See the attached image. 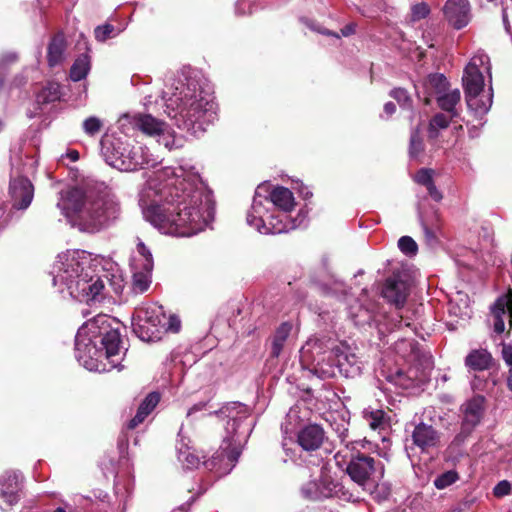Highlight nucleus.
<instances>
[{
	"label": "nucleus",
	"instance_id": "b1692460",
	"mask_svg": "<svg viewBox=\"0 0 512 512\" xmlns=\"http://www.w3.org/2000/svg\"><path fill=\"white\" fill-rule=\"evenodd\" d=\"M103 260L102 272L105 277L106 283L109 284L112 291L120 295L124 290V280L121 274H118L116 264L112 261V258H101Z\"/></svg>",
	"mask_w": 512,
	"mask_h": 512
},
{
	"label": "nucleus",
	"instance_id": "2eb2a0df",
	"mask_svg": "<svg viewBox=\"0 0 512 512\" xmlns=\"http://www.w3.org/2000/svg\"><path fill=\"white\" fill-rule=\"evenodd\" d=\"M443 13L450 25L455 29H461L470 21V4L468 0H447Z\"/></svg>",
	"mask_w": 512,
	"mask_h": 512
},
{
	"label": "nucleus",
	"instance_id": "6e6d98bb",
	"mask_svg": "<svg viewBox=\"0 0 512 512\" xmlns=\"http://www.w3.org/2000/svg\"><path fill=\"white\" fill-rule=\"evenodd\" d=\"M136 251L140 256H152L150 248L139 238H137Z\"/></svg>",
	"mask_w": 512,
	"mask_h": 512
},
{
	"label": "nucleus",
	"instance_id": "774afa93",
	"mask_svg": "<svg viewBox=\"0 0 512 512\" xmlns=\"http://www.w3.org/2000/svg\"><path fill=\"white\" fill-rule=\"evenodd\" d=\"M321 33H323V34H328V35H333V36H335L336 38H339V35H337V34H335V33H331V32H329V31H321Z\"/></svg>",
	"mask_w": 512,
	"mask_h": 512
},
{
	"label": "nucleus",
	"instance_id": "a19ab883",
	"mask_svg": "<svg viewBox=\"0 0 512 512\" xmlns=\"http://www.w3.org/2000/svg\"><path fill=\"white\" fill-rule=\"evenodd\" d=\"M458 479V473L454 470H449L436 477V479L434 480V486L440 490L445 489L450 485L454 484Z\"/></svg>",
	"mask_w": 512,
	"mask_h": 512
},
{
	"label": "nucleus",
	"instance_id": "4468645a",
	"mask_svg": "<svg viewBox=\"0 0 512 512\" xmlns=\"http://www.w3.org/2000/svg\"><path fill=\"white\" fill-rule=\"evenodd\" d=\"M484 397L476 396L462 405L463 419L460 435L467 437L481 422L484 415Z\"/></svg>",
	"mask_w": 512,
	"mask_h": 512
},
{
	"label": "nucleus",
	"instance_id": "412c9836",
	"mask_svg": "<svg viewBox=\"0 0 512 512\" xmlns=\"http://www.w3.org/2000/svg\"><path fill=\"white\" fill-rule=\"evenodd\" d=\"M465 366L473 371H486L497 368V361L492 354L483 348L472 349L465 357Z\"/></svg>",
	"mask_w": 512,
	"mask_h": 512
},
{
	"label": "nucleus",
	"instance_id": "7ed1b4c3",
	"mask_svg": "<svg viewBox=\"0 0 512 512\" xmlns=\"http://www.w3.org/2000/svg\"><path fill=\"white\" fill-rule=\"evenodd\" d=\"M57 207L68 218H76L79 229L88 233L98 232L120 215V204L113 191L104 184L83 192L72 188L61 198Z\"/></svg>",
	"mask_w": 512,
	"mask_h": 512
},
{
	"label": "nucleus",
	"instance_id": "338daca9",
	"mask_svg": "<svg viewBox=\"0 0 512 512\" xmlns=\"http://www.w3.org/2000/svg\"><path fill=\"white\" fill-rule=\"evenodd\" d=\"M302 194H303V197H304L305 199H307V198H309V197H311V196H312V193H311L309 190H307V189H306V191H305V192H302Z\"/></svg>",
	"mask_w": 512,
	"mask_h": 512
},
{
	"label": "nucleus",
	"instance_id": "2f4dec72",
	"mask_svg": "<svg viewBox=\"0 0 512 512\" xmlns=\"http://www.w3.org/2000/svg\"><path fill=\"white\" fill-rule=\"evenodd\" d=\"M179 455L178 459L189 469L198 467L201 462V458L194 452L190 451L191 447L184 444L182 441L177 447Z\"/></svg>",
	"mask_w": 512,
	"mask_h": 512
},
{
	"label": "nucleus",
	"instance_id": "3c124183",
	"mask_svg": "<svg viewBox=\"0 0 512 512\" xmlns=\"http://www.w3.org/2000/svg\"><path fill=\"white\" fill-rule=\"evenodd\" d=\"M236 13L245 15L252 13V4L250 0H238L236 3Z\"/></svg>",
	"mask_w": 512,
	"mask_h": 512
},
{
	"label": "nucleus",
	"instance_id": "393cba45",
	"mask_svg": "<svg viewBox=\"0 0 512 512\" xmlns=\"http://www.w3.org/2000/svg\"><path fill=\"white\" fill-rule=\"evenodd\" d=\"M66 41L63 34L55 35L49 43L47 59L50 67L61 64L65 59Z\"/></svg>",
	"mask_w": 512,
	"mask_h": 512
},
{
	"label": "nucleus",
	"instance_id": "a18cd8bd",
	"mask_svg": "<svg viewBox=\"0 0 512 512\" xmlns=\"http://www.w3.org/2000/svg\"><path fill=\"white\" fill-rule=\"evenodd\" d=\"M423 151V142L418 129L411 133L409 153L411 157H418Z\"/></svg>",
	"mask_w": 512,
	"mask_h": 512
},
{
	"label": "nucleus",
	"instance_id": "f3484780",
	"mask_svg": "<svg viewBox=\"0 0 512 512\" xmlns=\"http://www.w3.org/2000/svg\"><path fill=\"white\" fill-rule=\"evenodd\" d=\"M325 438V431L318 424H308L297 433V443L307 452L318 450L322 446Z\"/></svg>",
	"mask_w": 512,
	"mask_h": 512
},
{
	"label": "nucleus",
	"instance_id": "9d476101",
	"mask_svg": "<svg viewBox=\"0 0 512 512\" xmlns=\"http://www.w3.org/2000/svg\"><path fill=\"white\" fill-rule=\"evenodd\" d=\"M329 360L333 362L338 372L346 378H353L360 374L358 356L346 342H340L332 347Z\"/></svg>",
	"mask_w": 512,
	"mask_h": 512
},
{
	"label": "nucleus",
	"instance_id": "9b49d317",
	"mask_svg": "<svg viewBox=\"0 0 512 512\" xmlns=\"http://www.w3.org/2000/svg\"><path fill=\"white\" fill-rule=\"evenodd\" d=\"M12 163V173L9 185V196L12 208L16 210H26L34 197V186L31 181L23 176H16ZM18 173V171H16Z\"/></svg>",
	"mask_w": 512,
	"mask_h": 512
},
{
	"label": "nucleus",
	"instance_id": "a878e982",
	"mask_svg": "<svg viewBox=\"0 0 512 512\" xmlns=\"http://www.w3.org/2000/svg\"><path fill=\"white\" fill-rule=\"evenodd\" d=\"M461 94L459 89L448 90L441 95L436 97L437 105L451 117H457L458 112L456 110L457 104L460 102Z\"/></svg>",
	"mask_w": 512,
	"mask_h": 512
},
{
	"label": "nucleus",
	"instance_id": "4c0bfd02",
	"mask_svg": "<svg viewBox=\"0 0 512 512\" xmlns=\"http://www.w3.org/2000/svg\"><path fill=\"white\" fill-rule=\"evenodd\" d=\"M122 30L116 29L112 24L106 23L97 26L94 30L96 40L104 42L109 38L117 36Z\"/></svg>",
	"mask_w": 512,
	"mask_h": 512
},
{
	"label": "nucleus",
	"instance_id": "6ab92c4d",
	"mask_svg": "<svg viewBox=\"0 0 512 512\" xmlns=\"http://www.w3.org/2000/svg\"><path fill=\"white\" fill-rule=\"evenodd\" d=\"M119 165V163H117ZM154 164L147 147L129 146L126 161L120 162V171H135Z\"/></svg>",
	"mask_w": 512,
	"mask_h": 512
},
{
	"label": "nucleus",
	"instance_id": "864d4df0",
	"mask_svg": "<svg viewBox=\"0 0 512 512\" xmlns=\"http://www.w3.org/2000/svg\"><path fill=\"white\" fill-rule=\"evenodd\" d=\"M425 188L427 189V192L429 194V196L435 201V202H440L442 199H443V195L442 193L438 190V188L436 187L434 181L430 184H428L427 186H425Z\"/></svg>",
	"mask_w": 512,
	"mask_h": 512
},
{
	"label": "nucleus",
	"instance_id": "ddd939ff",
	"mask_svg": "<svg viewBox=\"0 0 512 512\" xmlns=\"http://www.w3.org/2000/svg\"><path fill=\"white\" fill-rule=\"evenodd\" d=\"M101 153L106 163L120 170V162L126 161L130 144L113 135H106L101 139Z\"/></svg>",
	"mask_w": 512,
	"mask_h": 512
},
{
	"label": "nucleus",
	"instance_id": "e2e57ef3",
	"mask_svg": "<svg viewBox=\"0 0 512 512\" xmlns=\"http://www.w3.org/2000/svg\"><path fill=\"white\" fill-rule=\"evenodd\" d=\"M507 387L512 392V367L509 368V374L507 378Z\"/></svg>",
	"mask_w": 512,
	"mask_h": 512
},
{
	"label": "nucleus",
	"instance_id": "79ce46f5",
	"mask_svg": "<svg viewBox=\"0 0 512 512\" xmlns=\"http://www.w3.org/2000/svg\"><path fill=\"white\" fill-rule=\"evenodd\" d=\"M421 226L425 235V239L429 245L436 243L437 232L440 229L438 219L435 216V222L428 224L424 219H421Z\"/></svg>",
	"mask_w": 512,
	"mask_h": 512
},
{
	"label": "nucleus",
	"instance_id": "1a4fd4ad",
	"mask_svg": "<svg viewBox=\"0 0 512 512\" xmlns=\"http://www.w3.org/2000/svg\"><path fill=\"white\" fill-rule=\"evenodd\" d=\"M378 467H380L381 476H383V464L376 461L374 457L358 451L351 455L345 471L354 483L365 489Z\"/></svg>",
	"mask_w": 512,
	"mask_h": 512
},
{
	"label": "nucleus",
	"instance_id": "f8f14e48",
	"mask_svg": "<svg viewBox=\"0 0 512 512\" xmlns=\"http://www.w3.org/2000/svg\"><path fill=\"white\" fill-rule=\"evenodd\" d=\"M130 266L132 269V291L135 294L146 292L151 284L153 258H132Z\"/></svg>",
	"mask_w": 512,
	"mask_h": 512
},
{
	"label": "nucleus",
	"instance_id": "4d7b16f0",
	"mask_svg": "<svg viewBox=\"0 0 512 512\" xmlns=\"http://www.w3.org/2000/svg\"><path fill=\"white\" fill-rule=\"evenodd\" d=\"M208 402L201 401L196 404H194L187 412V416H191L192 414L202 411L206 408Z\"/></svg>",
	"mask_w": 512,
	"mask_h": 512
},
{
	"label": "nucleus",
	"instance_id": "c85d7f7f",
	"mask_svg": "<svg viewBox=\"0 0 512 512\" xmlns=\"http://www.w3.org/2000/svg\"><path fill=\"white\" fill-rule=\"evenodd\" d=\"M61 86L57 82H48L37 94V102L41 104L55 102L61 98Z\"/></svg>",
	"mask_w": 512,
	"mask_h": 512
},
{
	"label": "nucleus",
	"instance_id": "6e6552de",
	"mask_svg": "<svg viewBox=\"0 0 512 512\" xmlns=\"http://www.w3.org/2000/svg\"><path fill=\"white\" fill-rule=\"evenodd\" d=\"M413 277L409 269L402 268L393 271L381 285V296L396 308L406 303L410 293Z\"/></svg>",
	"mask_w": 512,
	"mask_h": 512
},
{
	"label": "nucleus",
	"instance_id": "49530a36",
	"mask_svg": "<svg viewBox=\"0 0 512 512\" xmlns=\"http://www.w3.org/2000/svg\"><path fill=\"white\" fill-rule=\"evenodd\" d=\"M390 96L393 97L401 107L403 108H410L411 107V98L408 94V92L405 89L402 88H396L393 89L390 92Z\"/></svg>",
	"mask_w": 512,
	"mask_h": 512
},
{
	"label": "nucleus",
	"instance_id": "4be33fe9",
	"mask_svg": "<svg viewBox=\"0 0 512 512\" xmlns=\"http://www.w3.org/2000/svg\"><path fill=\"white\" fill-rule=\"evenodd\" d=\"M161 396L158 392H150L140 403L136 415L126 424L128 430H134L159 404Z\"/></svg>",
	"mask_w": 512,
	"mask_h": 512
},
{
	"label": "nucleus",
	"instance_id": "dca6fc26",
	"mask_svg": "<svg viewBox=\"0 0 512 512\" xmlns=\"http://www.w3.org/2000/svg\"><path fill=\"white\" fill-rule=\"evenodd\" d=\"M22 490V477L16 471H5L0 477V495L9 505H13L20 499Z\"/></svg>",
	"mask_w": 512,
	"mask_h": 512
},
{
	"label": "nucleus",
	"instance_id": "473e14b6",
	"mask_svg": "<svg viewBox=\"0 0 512 512\" xmlns=\"http://www.w3.org/2000/svg\"><path fill=\"white\" fill-rule=\"evenodd\" d=\"M453 118L454 117H451V114L445 115L443 113H437L434 115L429 123V137L436 138L438 136V131L446 129Z\"/></svg>",
	"mask_w": 512,
	"mask_h": 512
},
{
	"label": "nucleus",
	"instance_id": "c756f323",
	"mask_svg": "<svg viewBox=\"0 0 512 512\" xmlns=\"http://www.w3.org/2000/svg\"><path fill=\"white\" fill-rule=\"evenodd\" d=\"M426 88L437 97L449 90V82L443 74H431L427 78Z\"/></svg>",
	"mask_w": 512,
	"mask_h": 512
},
{
	"label": "nucleus",
	"instance_id": "0eeeda50",
	"mask_svg": "<svg viewBox=\"0 0 512 512\" xmlns=\"http://www.w3.org/2000/svg\"><path fill=\"white\" fill-rule=\"evenodd\" d=\"M134 320L133 331L142 341H158L165 333L166 315L162 311V307L138 309Z\"/></svg>",
	"mask_w": 512,
	"mask_h": 512
},
{
	"label": "nucleus",
	"instance_id": "58836bf2",
	"mask_svg": "<svg viewBox=\"0 0 512 512\" xmlns=\"http://www.w3.org/2000/svg\"><path fill=\"white\" fill-rule=\"evenodd\" d=\"M103 125V121L100 118L90 116L83 121L82 128L86 135L94 137L102 130Z\"/></svg>",
	"mask_w": 512,
	"mask_h": 512
},
{
	"label": "nucleus",
	"instance_id": "72a5a7b5",
	"mask_svg": "<svg viewBox=\"0 0 512 512\" xmlns=\"http://www.w3.org/2000/svg\"><path fill=\"white\" fill-rule=\"evenodd\" d=\"M105 283L106 280L103 273L99 274L91 284H88L86 288H83V291H86L90 300H99L104 296Z\"/></svg>",
	"mask_w": 512,
	"mask_h": 512
},
{
	"label": "nucleus",
	"instance_id": "39448f33",
	"mask_svg": "<svg viewBox=\"0 0 512 512\" xmlns=\"http://www.w3.org/2000/svg\"><path fill=\"white\" fill-rule=\"evenodd\" d=\"M481 68L488 73L491 79L490 58L485 53H477L471 58L464 69L462 77L467 105L479 115L487 113L493 102V89L491 86L487 94L483 93L484 78Z\"/></svg>",
	"mask_w": 512,
	"mask_h": 512
},
{
	"label": "nucleus",
	"instance_id": "7c9ffc66",
	"mask_svg": "<svg viewBox=\"0 0 512 512\" xmlns=\"http://www.w3.org/2000/svg\"><path fill=\"white\" fill-rule=\"evenodd\" d=\"M90 70V59L88 55L83 54L78 57L70 69L71 80L77 82L84 79Z\"/></svg>",
	"mask_w": 512,
	"mask_h": 512
},
{
	"label": "nucleus",
	"instance_id": "680f3d73",
	"mask_svg": "<svg viewBox=\"0 0 512 512\" xmlns=\"http://www.w3.org/2000/svg\"><path fill=\"white\" fill-rule=\"evenodd\" d=\"M66 156L70 159V161L75 162L79 159V153L76 150L69 151Z\"/></svg>",
	"mask_w": 512,
	"mask_h": 512
},
{
	"label": "nucleus",
	"instance_id": "f03ea898",
	"mask_svg": "<svg viewBox=\"0 0 512 512\" xmlns=\"http://www.w3.org/2000/svg\"><path fill=\"white\" fill-rule=\"evenodd\" d=\"M163 100L167 116L190 136H199L216 119L213 96L194 78L174 80Z\"/></svg>",
	"mask_w": 512,
	"mask_h": 512
},
{
	"label": "nucleus",
	"instance_id": "8fccbe9b",
	"mask_svg": "<svg viewBox=\"0 0 512 512\" xmlns=\"http://www.w3.org/2000/svg\"><path fill=\"white\" fill-rule=\"evenodd\" d=\"M180 328H181V321L178 316H176V315H170L169 317L166 316L165 333L168 331L177 333L180 331Z\"/></svg>",
	"mask_w": 512,
	"mask_h": 512
},
{
	"label": "nucleus",
	"instance_id": "a211bd4d",
	"mask_svg": "<svg viewBox=\"0 0 512 512\" xmlns=\"http://www.w3.org/2000/svg\"><path fill=\"white\" fill-rule=\"evenodd\" d=\"M412 441L422 452L437 447L440 443V433L426 423H419L412 432Z\"/></svg>",
	"mask_w": 512,
	"mask_h": 512
},
{
	"label": "nucleus",
	"instance_id": "ea45409f",
	"mask_svg": "<svg viewBox=\"0 0 512 512\" xmlns=\"http://www.w3.org/2000/svg\"><path fill=\"white\" fill-rule=\"evenodd\" d=\"M318 484L320 485L323 498L332 497L338 486V483H336L330 475L323 473L320 476Z\"/></svg>",
	"mask_w": 512,
	"mask_h": 512
},
{
	"label": "nucleus",
	"instance_id": "aec40b11",
	"mask_svg": "<svg viewBox=\"0 0 512 512\" xmlns=\"http://www.w3.org/2000/svg\"><path fill=\"white\" fill-rule=\"evenodd\" d=\"M492 314L494 317V331L497 334L503 333L505 330L503 316L508 314L512 319V289H509L506 294L497 298L492 307Z\"/></svg>",
	"mask_w": 512,
	"mask_h": 512
},
{
	"label": "nucleus",
	"instance_id": "c03bdc74",
	"mask_svg": "<svg viewBox=\"0 0 512 512\" xmlns=\"http://www.w3.org/2000/svg\"><path fill=\"white\" fill-rule=\"evenodd\" d=\"M397 246L400 252L405 255H416L418 252V245L410 236H402L398 240Z\"/></svg>",
	"mask_w": 512,
	"mask_h": 512
},
{
	"label": "nucleus",
	"instance_id": "bb28decb",
	"mask_svg": "<svg viewBox=\"0 0 512 512\" xmlns=\"http://www.w3.org/2000/svg\"><path fill=\"white\" fill-rule=\"evenodd\" d=\"M291 332V325L287 322L282 323L273 336L270 355L278 358L283 350L284 344Z\"/></svg>",
	"mask_w": 512,
	"mask_h": 512
},
{
	"label": "nucleus",
	"instance_id": "37998d69",
	"mask_svg": "<svg viewBox=\"0 0 512 512\" xmlns=\"http://www.w3.org/2000/svg\"><path fill=\"white\" fill-rule=\"evenodd\" d=\"M301 493L305 499L316 501L323 498L320 491V485L317 481H309L301 488Z\"/></svg>",
	"mask_w": 512,
	"mask_h": 512
},
{
	"label": "nucleus",
	"instance_id": "5fc2aeb1",
	"mask_svg": "<svg viewBox=\"0 0 512 512\" xmlns=\"http://www.w3.org/2000/svg\"><path fill=\"white\" fill-rule=\"evenodd\" d=\"M501 355H502L504 362L509 366V368H511L512 367V345L503 343Z\"/></svg>",
	"mask_w": 512,
	"mask_h": 512
},
{
	"label": "nucleus",
	"instance_id": "de8ad7c7",
	"mask_svg": "<svg viewBox=\"0 0 512 512\" xmlns=\"http://www.w3.org/2000/svg\"><path fill=\"white\" fill-rule=\"evenodd\" d=\"M433 174L432 169L422 168L415 174L414 181L425 187L433 182Z\"/></svg>",
	"mask_w": 512,
	"mask_h": 512
},
{
	"label": "nucleus",
	"instance_id": "423d86ee",
	"mask_svg": "<svg viewBox=\"0 0 512 512\" xmlns=\"http://www.w3.org/2000/svg\"><path fill=\"white\" fill-rule=\"evenodd\" d=\"M82 329L87 330L90 339L94 340L95 344L100 343L106 358L119 354L122 343L120 323L114 318L107 315H97L87 321Z\"/></svg>",
	"mask_w": 512,
	"mask_h": 512
},
{
	"label": "nucleus",
	"instance_id": "f704fd0d",
	"mask_svg": "<svg viewBox=\"0 0 512 512\" xmlns=\"http://www.w3.org/2000/svg\"><path fill=\"white\" fill-rule=\"evenodd\" d=\"M385 416L386 413L383 410L377 409L371 411H364L363 417L371 429L381 430L384 429L386 426Z\"/></svg>",
	"mask_w": 512,
	"mask_h": 512
},
{
	"label": "nucleus",
	"instance_id": "20e7f679",
	"mask_svg": "<svg viewBox=\"0 0 512 512\" xmlns=\"http://www.w3.org/2000/svg\"><path fill=\"white\" fill-rule=\"evenodd\" d=\"M295 204L293 193L288 188H272L269 183H261L255 190L247 213V224L265 235L287 233L302 226L306 218L302 213L296 218L288 216Z\"/></svg>",
	"mask_w": 512,
	"mask_h": 512
},
{
	"label": "nucleus",
	"instance_id": "603ef678",
	"mask_svg": "<svg viewBox=\"0 0 512 512\" xmlns=\"http://www.w3.org/2000/svg\"><path fill=\"white\" fill-rule=\"evenodd\" d=\"M16 60V55L14 53H9L3 57L0 61V88L3 84V76L5 74V66L8 62H14Z\"/></svg>",
	"mask_w": 512,
	"mask_h": 512
},
{
	"label": "nucleus",
	"instance_id": "5701e85b",
	"mask_svg": "<svg viewBox=\"0 0 512 512\" xmlns=\"http://www.w3.org/2000/svg\"><path fill=\"white\" fill-rule=\"evenodd\" d=\"M131 123L144 134L155 138L166 125L165 122L158 120L150 114H137L132 117Z\"/></svg>",
	"mask_w": 512,
	"mask_h": 512
},
{
	"label": "nucleus",
	"instance_id": "e433bc0d",
	"mask_svg": "<svg viewBox=\"0 0 512 512\" xmlns=\"http://www.w3.org/2000/svg\"><path fill=\"white\" fill-rule=\"evenodd\" d=\"M430 7L425 2L413 4L410 9L409 22L416 23L422 19H425L430 14Z\"/></svg>",
	"mask_w": 512,
	"mask_h": 512
},
{
	"label": "nucleus",
	"instance_id": "052dcab7",
	"mask_svg": "<svg viewBox=\"0 0 512 512\" xmlns=\"http://www.w3.org/2000/svg\"><path fill=\"white\" fill-rule=\"evenodd\" d=\"M9 222V215L4 216V211L0 208V230H2Z\"/></svg>",
	"mask_w": 512,
	"mask_h": 512
},
{
	"label": "nucleus",
	"instance_id": "cd10ccee",
	"mask_svg": "<svg viewBox=\"0 0 512 512\" xmlns=\"http://www.w3.org/2000/svg\"><path fill=\"white\" fill-rule=\"evenodd\" d=\"M156 138L157 142L168 150L178 149L184 145V138L177 136L175 132L168 127L167 124Z\"/></svg>",
	"mask_w": 512,
	"mask_h": 512
},
{
	"label": "nucleus",
	"instance_id": "09e8293b",
	"mask_svg": "<svg viewBox=\"0 0 512 512\" xmlns=\"http://www.w3.org/2000/svg\"><path fill=\"white\" fill-rule=\"evenodd\" d=\"M511 492V484L507 480H502L496 484L493 488V494L495 497L501 498L506 495H509Z\"/></svg>",
	"mask_w": 512,
	"mask_h": 512
},
{
	"label": "nucleus",
	"instance_id": "bf43d9fd",
	"mask_svg": "<svg viewBox=\"0 0 512 512\" xmlns=\"http://www.w3.org/2000/svg\"><path fill=\"white\" fill-rule=\"evenodd\" d=\"M396 111V106L394 103L392 102H387L385 105H384V112L390 116L392 115L394 112Z\"/></svg>",
	"mask_w": 512,
	"mask_h": 512
},
{
	"label": "nucleus",
	"instance_id": "13d9d810",
	"mask_svg": "<svg viewBox=\"0 0 512 512\" xmlns=\"http://www.w3.org/2000/svg\"><path fill=\"white\" fill-rule=\"evenodd\" d=\"M355 32V24H348L343 29H341V33L343 36H349L354 34Z\"/></svg>",
	"mask_w": 512,
	"mask_h": 512
},
{
	"label": "nucleus",
	"instance_id": "f257e3e1",
	"mask_svg": "<svg viewBox=\"0 0 512 512\" xmlns=\"http://www.w3.org/2000/svg\"><path fill=\"white\" fill-rule=\"evenodd\" d=\"M157 188L149 182L141 191L143 217L161 233L189 237L204 231L214 220V201L192 166L166 167Z\"/></svg>",
	"mask_w": 512,
	"mask_h": 512
},
{
	"label": "nucleus",
	"instance_id": "0e129e2a",
	"mask_svg": "<svg viewBox=\"0 0 512 512\" xmlns=\"http://www.w3.org/2000/svg\"><path fill=\"white\" fill-rule=\"evenodd\" d=\"M322 293L325 296H330V295H334L335 291L332 290L331 288H328V287L324 286V287H322Z\"/></svg>",
	"mask_w": 512,
	"mask_h": 512
},
{
	"label": "nucleus",
	"instance_id": "69168bd1",
	"mask_svg": "<svg viewBox=\"0 0 512 512\" xmlns=\"http://www.w3.org/2000/svg\"><path fill=\"white\" fill-rule=\"evenodd\" d=\"M326 377H333L335 376V370L332 368L331 370L323 371Z\"/></svg>",
	"mask_w": 512,
	"mask_h": 512
},
{
	"label": "nucleus",
	"instance_id": "c9c22d12",
	"mask_svg": "<svg viewBox=\"0 0 512 512\" xmlns=\"http://www.w3.org/2000/svg\"><path fill=\"white\" fill-rule=\"evenodd\" d=\"M59 271H63L66 279H72L80 276L82 267L77 258H65V262H61Z\"/></svg>",
	"mask_w": 512,
	"mask_h": 512
}]
</instances>
